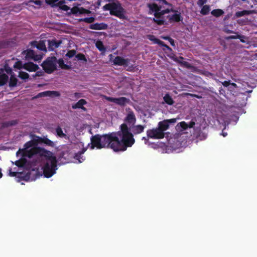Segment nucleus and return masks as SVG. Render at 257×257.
<instances>
[{
	"label": "nucleus",
	"instance_id": "obj_19",
	"mask_svg": "<svg viewBox=\"0 0 257 257\" xmlns=\"http://www.w3.org/2000/svg\"><path fill=\"white\" fill-rule=\"evenodd\" d=\"M130 102V100L129 98L121 97L118 98H116L115 104L120 105L121 106H124L126 104H128Z\"/></svg>",
	"mask_w": 257,
	"mask_h": 257
},
{
	"label": "nucleus",
	"instance_id": "obj_6",
	"mask_svg": "<svg viewBox=\"0 0 257 257\" xmlns=\"http://www.w3.org/2000/svg\"><path fill=\"white\" fill-rule=\"evenodd\" d=\"M146 134L148 139H162L165 137V133H162L158 127L148 130Z\"/></svg>",
	"mask_w": 257,
	"mask_h": 257
},
{
	"label": "nucleus",
	"instance_id": "obj_54",
	"mask_svg": "<svg viewBox=\"0 0 257 257\" xmlns=\"http://www.w3.org/2000/svg\"><path fill=\"white\" fill-rule=\"evenodd\" d=\"M21 174V173H18L17 172H12L11 170H10L9 175L11 177H16L17 174Z\"/></svg>",
	"mask_w": 257,
	"mask_h": 257
},
{
	"label": "nucleus",
	"instance_id": "obj_16",
	"mask_svg": "<svg viewBox=\"0 0 257 257\" xmlns=\"http://www.w3.org/2000/svg\"><path fill=\"white\" fill-rule=\"evenodd\" d=\"M108 25L107 24L101 23H95L91 24L89 28L92 30H106L107 29Z\"/></svg>",
	"mask_w": 257,
	"mask_h": 257
},
{
	"label": "nucleus",
	"instance_id": "obj_27",
	"mask_svg": "<svg viewBox=\"0 0 257 257\" xmlns=\"http://www.w3.org/2000/svg\"><path fill=\"white\" fill-rule=\"evenodd\" d=\"M252 13V11L243 10L242 11L236 12L235 14V16L236 18H239L245 15H248Z\"/></svg>",
	"mask_w": 257,
	"mask_h": 257
},
{
	"label": "nucleus",
	"instance_id": "obj_30",
	"mask_svg": "<svg viewBox=\"0 0 257 257\" xmlns=\"http://www.w3.org/2000/svg\"><path fill=\"white\" fill-rule=\"evenodd\" d=\"M202 7V9L200 11V14H202V15H208L210 11V6L209 5H206Z\"/></svg>",
	"mask_w": 257,
	"mask_h": 257
},
{
	"label": "nucleus",
	"instance_id": "obj_40",
	"mask_svg": "<svg viewBox=\"0 0 257 257\" xmlns=\"http://www.w3.org/2000/svg\"><path fill=\"white\" fill-rule=\"evenodd\" d=\"M153 21L159 26L164 25L165 24V21L161 18H154Z\"/></svg>",
	"mask_w": 257,
	"mask_h": 257
},
{
	"label": "nucleus",
	"instance_id": "obj_21",
	"mask_svg": "<svg viewBox=\"0 0 257 257\" xmlns=\"http://www.w3.org/2000/svg\"><path fill=\"white\" fill-rule=\"evenodd\" d=\"M87 103V101L84 99H80L75 104L72 105L73 109L80 108L83 110H86V108L83 106L84 105Z\"/></svg>",
	"mask_w": 257,
	"mask_h": 257
},
{
	"label": "nucleus",
	"instance_id": "obj_17",
	"mask_svg": "<svg viewBox=\"0 0 257 257\" xmlns=\"http://www.w3.org/2000/svg\"><path fill=\"white\" fill-rule=\"evenodd\" d=\"M60 95V93L56 91H46L41 93H39L37 96V97H44V96H59Z\"/></svg>",
	"mask_w": 257,
	"mask_h": 257
},
{
	"label": "nucleus",
	"instance_id": "obj_10",
	"mask_svg": "<svg viewBox=\"0 0 257 257\" xmlns=\"http://www.w3.org/2000/svg\"><path fill=\"white\" fill-rule=\"evenodd\" d=\"M193 136L196 139L202 141L206 139L207 134L201 130L200 126H195L194 128Z\"/></svg>",
	"mask_w": 257,
	"mask_h": 257
},
{
	"label": "nucleus",
	"instance_id": "obj_38",
	"mask_svg": "<svg viewBox=\"0 0 257 257\" xmlns=\"http://www.w3.org/2000/svg\"><path fill=\"white\" fill-rule=\"evenodd\" d=\"M58 64L59 66L62 68L64 69H70V67L68 66L67 64H65L63 60L62 59H59L58 61Z\"/></svg>",
	"mask_w": 257,
	"mask_h": 257
},
{
	"label": "nucleus",
	"instance_id": "obj_31",
	"mask_svg": "<svg viewBox=\"0 0 257 257\" xmlns=\"http://www.w3.org/2000/svg\"><path fill=\"white\" fill-rule=\"evenodd\" d=\"M8 76L5 74L0 75V86H3L6 84L8 80Z\"/></svg>",
	"mask_w": 257,
	"mask_h": 257
},
{
	"label": "nucleus",
	"instance_id": "obj_42",
	"mask_svg": "<svg viewBox=\"0 0 257 257\" xmlns=\"http://www.w3.org/2000/svg\"><path fill=\"white\" fill-rule=\"evenodd\" d=\"M26 161L25 159H21L15 162V165L19 167H23L26 164Z\"/></svg>",
	"mask_w": 257,
	"mask_h": 257
},
{
	"label": "nucleus",
	"instance_id": "obj_55",
	"mask_svg": "<svg viewBox=\"0 0 257 257\" xmlns=\"http://www.w3.org/2000/svg\"><path fill=\"white\" fill-rule=\"evenodd\" d=\"M230 80H228V81H224L223 82H222V84L223 85V86L224 87H227L228 86L230 85Z\"/></svg>",
	"mask_w": 257,
	"mask_h": 257
},
{
	"label": "nucleus",
	"instance_id": "obj_28",
	"mask_svg": "<svg viewBox=\"0 0 257 257\" xmlns=\"http://www.w3.org/2000/svg\"><path fill=\"white\" fill-rule=\"evenodd\" d=\"M224 13V11L219 9L213 10L211 12V14L216 18L221 16Z\"/></svg>",
	"mask_w": 257,
	"mask_h": 257
},
{
	"label": "nucleus",
	"instance_id": "obj_43",
	"mask_svg": "<svg viewBox=\"0 0 257 257\" xmlns=\"http://www.w3.org/2000/svg\"><path fill=\"white\" fill-rule=\"evenodd\" d=\"M181 128L182 131H185L188 128V123L184 121H181L178 124Z\"/></svg>",
	"mask_w": 257,
	"mask_h": 257
},
{
	"label": "nucleus",
	"instance_id": "obj_18",
	"mask_svg": "<svg viewBox=\"0 0 257 257\" xmlns=\"http://www.w3.org/2000/svg\"><path fill=\"white\" fill-rule=\"evenodd\" d=\"M170 12H177V11L173 9H166L162 11L161 10L158 13H154V16L156 18H163V15Z\"/></svg>",
	"mask_w": 257,
	"mask_h": 257
},
{
	"label": "nucleus",
	"instance_id": "obj_37",
	"mask_svg": "<svg viewBox=\"0 0 257 257\" xmlns=\"http://www.w3.org/2000/svg\"><path fill=\"white\" fill-rule=\"evenodd\" d=\"M96 47L100 51L105 50V48L103 45V44L101 41H97L96 43Z\"/></svg>",
	"mask_w": 257,
	"mask_h": 257
},
{
	"label": "nucleus",
	"instance_id": "obj_32",
	"mask_svg": "<svg viewBox=\"0 0 257 257\" xmlns=\"http://www.w3.org/2000/svg\"><path fill=\"white\" fill-rule=\"evenodd\" d=\"M43 144H45L48 146H50L51 147H54L55 146V144L53 142L48 139L47 137H44V139L43 140Z\"/></svg>",
	"mask_w": 257,
	"mask_h": 257
},
{
	"label": "nucleus",
	"instance_id": "obj_50",
	"mask_svg": "<svg viewBox=\"0 0 257 257\" xmlns=\"http://www.w3.org/2000/svg\"><path fill=\"white\" fill-rule=\"evenodd\" d=\"M195 122L193 119H192L188 123V128H194V127H195Z\"/></svg>",
	"mask_w": 257,
	"mask_h": 257
},
{
	"label": "nucleus",
	"instance_id": "obj_9",
	"mask_svg": "<svg viewBox=\"0 0 257 257\" xmlns=\"http://www.w3.org/2000/svg\"><path fill=\"white\" fill-rule=\"evenodd\" d=\"M126 110L127 111V113L124 119V121L126 122L125 123H127L130 125H133L135 124L136 122V117L134 111L132 110L130 108L126 109Z\"/></svg>",
	"mask_w": 257,
	"mask_h": 257
},
{
	"label": "nucleus",
	"instance_id": "obj_63",
	"mask_svg": "<svg viewBox=\"0 0 257 257\" xmlns=\"http://www.w3.org/2000/svg\"><path fill=\"white\" fill-rule=\"evenodd\" d=\"M74 95L76 97L79 98L81 96V94L80 93L76 92L74 94Z\"/></svg>",
	"mask_w": 257,
	"mask_h": 257
},
{
	"label": "nucleus",
	"instance_id": "obj_11",
	"mask_svg": "<svg viewBox=\"0 0 257 257\" xmlns=\"http://www.w3.org/2000/svg\"><path fill=\"white\" fill-rule=\"evenodd\" d=\"M113 64L116 65L127 66L130 62L129 59H124L120 56H116L113 61Z\"/></svg>",
	"mask_w": 257,
	"mask_h": 257
},
{
	"label": "nucleus",
	"instance_id": "obj_53",
	"mask_svg": "<svg viewBox=\"0 0 257 257\" xmlns=\"http://www.w3.org/2000/svg\"><path fill=\"white\" fill-rule=\"evenodd\" d=\"M30 2L33 3V4H34L36 5H37V6H41L42 4V2L41 1H40V0H36V1L33 0V1H31Z\"/></svg>",
	"mask_w": 257,
	"mask_h": 257
},
{
	"label": "nucleus",
	"instance_id": "obj_20",
	"mask_svg": "<svg viewBox=\"0 0 257 257\" xmlns=\"http://www.w3.org/2000/svg\"><path fill=\"white\" fill-rule=\"evenodd\" d=\"M147 7L150 12H154L155 13H158L162 9V6L160 4L158 5L156 3L148 4Z\"/></svg>",
	"mask_w": 257,
	"mask_h": 257
},
{
	"label": "nucleus",
	"instance_id": "obj_62",
	"mask_svg": "<svg viewBox=\"0 0 257 257\" xmlns=\"http://www.w3.org/2000/svg\"><path fill=\"white\" fill-rule=\"evenodd\" d=\"M169 42H170V43L172 46H173V47L175 46V41L172 38H171L170 40L169 41Z\"/></svg>",
	"mask_w": 257,
	"mask_h": 257
},
{
	"label": "nucleus",
	"instance_id": "obj_22",
	"mask_svg": "<svg viewBox=\"0 0 257 257\" xmlns=\"http://www.w3.org/2000/svg\"><path fill=\"white\" fill-rule=\"evenodd\" d=\"M86 151V148H83L82 150L76 153L74 155V159L78 161L79 163H82L84 160L85 158L82 156V154Z\"/></svg>",
	"mask_w": 257,
	"mask_h": 257
},
{
	"label": "nucleus",
	"instance_id": "obj_41",
	"mask_svg": "<svg viewBox=\"0 0 257 257\" xmlns=\"http://www.w3.org/2000/svg\"><path fill=\"white\" fill-rule=\"evenodd\" d=\"M24 64L21 61H17L14 65V67L18 69L24 68Z\"/></svg>",
	"mask_w": 257,
	"mask_h": 257
},
{
	"label": "nucleus",
	"instance_id": "obj_8",
	"mask_svg": "<svg viewBox=\"0 0 257 257\" xmlns=\"http://www.w3.org/2000/svg\"><path fill=\"white\" fill-rule=\"evenodd\" d=\"M22 53L25 55L27 59H32L37 61L42 59V56L40 55L36 54L35 51L31 49L25 50Z\"/></svg>",
	"mask_w": 257,
	"mask_h": 257
},
{
	"label": "nucleus",
	"instance_id": "obj_52",
	"mask_svg": "<svg viewBox=\"0 0 257 257\" xmlns=\"http://www.w3.org/2000/svg\"><path fill=\"white\" fill-rule=\"evenodd\" d=\"M105 99L108 101L112 102L114 103H115L116 98L106 96Z\"/></svg>",
	"mask_w": 257,
	"mask_h": 257
},
{
	"label": "nucleus",
	"instance_id": "obj_57",
	"mask_svg": "<svg viewBox=\"0 0 257 257\" xmlns=\"http://www.w3.org/2000/svg\"><path fill=\"white\" fill-rule=\"evenodd\" d=\"M61 7H61V9L64 11H67L68 10H69L70 9V8L65 5H64V6H62Z\"/></svg>",
	"mask_w": 257,
	"mask_h": 257
},
{
	"label": "nucleus",
	"instance_id": "obj_56",
	"mask_svg": "<svg viewBox=\"0 0 257 257\" xmlns=\"http://www.w3.org/2000/svg\"><path fill=\"white\" fill-rule=\"evenodd\" d=\"M166 121H167V122L169 124V123H174L176 122V118H171L169 119H166Z\"/></svg>",
	"mask_w": 257,
	"mask_h": 257
},
{
	"label": "nucleus",
	"instance_id": "obj_25",
	"mask_svg": "<svg viewBox=\"0 0 257 257\" xmlns=\"http://www.w3.org/2000/svg\"><path fill=\"white\" fill-rule=\"evenodd\" d=\"M163 100L166 104L169 105H172L174 103V101L169 93H166L165 95L163 97Z\"/></svg>",
	"mask_w": 257,
	"mask_h": 257
},
{
	"label": "nucleus",
	"instance_id": "obj_24",
	"mask_svg": "<svg viewBox=\"0 0 257 257\" xmlns=\"http://www.w3.org/2000/svg\"><path fill=\"white\" fill-rule=\"evenodd\" d=\"M31 46L34 47H36L40 50H45L46 46L45 43L42 41H40L38 43L37 41H32L31 42Z\"/></svg>",
	"mask_w": 257,
	"mask_h": 257
},
{
	"label": "nucleus",
	"instance_id": "obj_29",
	"mask_svg": "<svg viewBox=\"0 0 257 257\" xmlns=\"http://www.w3.org/2000/svg\"><path fill=\"white\" fill-rule=\"evenodd\" d=\"M18 123L17 120H12L11 121H5L3 123L2 126L3 127H8L16 125Z\"/></svg>",
	"mask_w": 257,
	"mask_h": 257
},
{
	"label": "nucleus",
	"instance_id": "obj_61",
	"mask_svg": "<svg viewBox=\"0 0 257 257\" xmlns=\"http://www.w3.org/2000/svg\"><path fill=\"white\" fill-rule=\"evenodd\" d=\"M161 38L165 40L169 41L171 38L168 36H162Z\"/></svg>",
	"mask_w": 257,
	"mask_h": 257
},
{
	"label": "nucleus",
	"instance_id": "obj_12",
	"mask_svg": "<svg viewBox=\"0 0 257 257\" xmlns=\"http://www.w3.org/2000/svg\"><path fill=\"white\" fill-rule=\"evenodd\" d=\"M175 14L172 15L168 16L167 18L170 23L179 22L183 20L181 13L177 11V12H174Z\"/></svg>",
	"mask_w": 257,
	"mask_h": 257
},
{
	"label": "nucleus",
	"instance_id": "obj_44",
	"mask_svg": "<svg viewBox=\"0 0 257 257\" xmlns=\"http://www.w3.org/2000/svg\"><path fill=\"white\" fill-rule=\"evenodd\" d=\"M76 53V51L75 50H69L67 54H66V56L69 58H72L73 56L75 55Z\"/></svg>",
	"mask_w": 257,
	"mask_h": 257
},
{
	"label": "nucleus",
	"instance_id": "obj_45",
	"mask_svg": "<svg viewBox=\"0 0 257 257\" xmlns=\"http://www.w3.org/2000/svg\"><path fill=\"white\" fill-rule=\"evenodd\" d=\"M76 57L77 58L78 60H83L85 62L87 61V59L85 55L82 53H78L76 55Z\"/></svg>",
	"mask_w": 257,
	"mask_h": 257
},
{
	"label": "nucleus",
	"instance_id": "obj_39",
	"mask_svg": "<svg viewBox=\"0 0 257 257\" xmlns=\"http://www.w3.org/2000/svg\"><path fill=\"white\" fill-rule=\"evenodd\" d=\"M94 21H95V18L93 17L81 19L79 20V21H80V22H84L85 23H89V24L92 23Z\"/></svg>",
	"mask_w": 257,
	"mask_h": 257
},
{
	"label": "nucleus",
	"instance_id": "obj_5",
	"mask_svg": "<svg viewBox=\"0 0 257 257\" xmlns=\"http://www.w3.org/2000/svg\"><path fill=\"white\" fill-rule=\"evenodd\" d=\"M56 60L55 56L49 57L42 63L41 66L45 72L51 74L56 69Z\"/></svg>",
	"mask_w": 257,
	"mask_h": 257
},
{
	"label": "nucleus",
	"instance_id": "obj_48",
	"mask_svg": "<svg viewBox=\"0 0 257 257\" xmlns=\"http://www.w3.org/2000/svg\"><path fill=\"white\" fill-rule=\"evenodd\" d=\"M207 2V0H198L197 2V5L199 7H202L203 6H204V4H205Z\"/></svg>",
	"mask_w": 257,
	"mask_h": 257
},
{
	"label": "nucleus",
	"instance_id": "obj_26",
	"mask_svg": "<svg viewBox=\"0 0 257 257\" xmlns=\"http://www.w3.org/2000/svg\"><path fill=\"white\" fill-rule=\"evenodd\" d=\"M18 82V79L15 77L14 74H11L10 81H9V86L10 87H14L17 86Z\"/></svg>",
	"mask_w": 257,
	"mask_h": 257
},
{
	"label": "nucleus",
	"instance_id": "obj_7",
	"mask_svg": "<svg viewBox=\"0 0 257 257\" xmlns=\"http://www.w3.org/2000/svg\"><path fill=\"white\" fill-rule=\"evenodd\" d=\"M147 37L150 41L153 42L154 44H157L159 46L163 47L164 48L163 49L164 50H167L170 52L172 51V49L169 46L165 44L163 41H162L159 39L157 38L154 35H148Z\"/></svg>",
	"mask_w": 257,
	"mask_h": 257
},
{
	"label": "nucleus",
	"instance_id": "obj_58",
	"mask_svg": "<svg viewBox=\"0 0 257 257\" xmlns=\"http://www.w3.org/2000/svg\"><path fill=\"white\" fill-rule=\"evenodd\" d=\"M59 0H46V2L49 4H54Z\"/></svg>",
	"mask_w": 257,
	"mask_h": 257
},
{
	"label": "nucleus",
	"instance_id": "obj_14",
	"mask_svg": "<svg viewBox=\"0 0 257 257\" xmlns=\"http://www.w3.org/2000/svg\"><path fill=\"white\" fill-rule=\"evenodd\" d=\"M48 49L49 50L53 51L55 49L58 48L62 43L61 40H56L53 39L52 40H48Z\"/></svg>",
	"mask_w": 257,
	"mask_h": 257
},
{
	"label": "nucleus",
	"instance_id": "obj_13",
	"mask_svg": "<svg viewBox=\"0 0 257 257\" xmlns=\"http://www.w3.org/2000/svg\"><path fill=\"white\" fill-rule=\"evenodd\" d=\"M173 60L176 62L180 64L181 65L187 68H190L191 67V66L190 64H189L188 62L184 61V58L182 56H173L172 57Z\"/></svg>",
	"mask_w": 257,
	"mask_h": 257
},
{
	"label": "nucleus",
	"instance_id": "obj_36",
	"mask_svg": "<svg viewBox=\"0 0 257 257\" xmlns=\"http://www.w3.org/2000/svg\"><path fill=\"white\" fill-rule=\"evenodd\" d=\"M19 77L21 79L25 80L29 78V75L27 72L24 71H20L19 74Z\"/></svg>",
	"mask_w": 257,
	"mask_h": 257
},
{
	"label": "nucleus",
	"instance_id": "obj_35",
	"mask_svg": "<svg viewBox=\"0 0 257 257\" xmlns=\"http://www.w3.org/2000/svg\"><path fill=\"white\" fill-rule=\"evenodd\" d=\"M56 132L58 136L61 138H65L66 135L63 132L62 129L60 127L58 126L56 129Z\"/></svg>",
	"mask_w": 257,
	"mask_h": 257
},
{
	"label": "nucleus",
	"instance_id": "obj_59",
	"mask_svg": "<svg viewBox=\"0 0 257 257\" xmlns=\"http://www.w3.org/2000/svg\"><path fill=\"white\" fill-rule=\"evenodd\" d=\"M230 85L231 86L230 87H229V89L230 90H231V89H232L231 87H233V88H236L237 87V84L233 82H232V83L230 82Z\"/></svg>",
	"mask_w": 257,
	"mask_h": 257
},
{
	"label": "nucleus",
	"instance_id": "obj_34",
	"mask_svg": "<svg viewBox=\"0 0 257 257\" xmlns=\"http://www.w3.org/2000/svg\"><path fill=\"white\" fill-rule=\"evenodd\" d=\"M43 139L44 137L42 138L38 136H35L33 139L34 143H35V145L36 146L39 144H43Z\"/></svg>",
	"mask_w": 257,
	"mask_h": 257
},
{
	"label": "nucleus",
	"instance_id": "obj_2",
	"mask_svg": "<svg viewBox=\"0 0 257 257\" xmlns=\"http://www.w3.org/2000/svg\"><path fill=\"white\" fill-rule=\"evenodd\" d=\"M47 159L46 163L42 167L44 176L47 178H50L56 173L57 170V160L56 157L51 152L50 155L45 156Z\"/></svg>",
	"mask_w": 257,
	"mask_h": 257
},
{
	"label": "nucleus",
	"instance_id": "obj_46",
	"mask_svg": "<svg viewBox=\"0 0 257 257\" xmlns=\"http://www.w3.org/2000/svg\"><path fill=\"white\" fill-rule=\"evenodd\" d=\"M90 11L88 10H86L83 8H80V11L79 12V14H88L90 13Z\"/></svg>",
	"mask_w": 257,
	"mask_h": 257
},
{
	"label": "nucleus",
	"instance_id": "obj_51",
	"mask_svg": "<svg viewBox=\"0 0 257 257\" xmlns=\"http://www.w3.org/2000/svg\"><path fill=\"white\" fill-rule=\"evenodd\" d=\"M44 75V72L42 70L40 71H37L36 73L34 75H33V77H36V76H42Z\"/></svg>",
	"mask_w": 257,
	"mask_h": 257
},
{
	"label": "nucleus",
	"instance_id": "obj_47",
	"mask_svg": "<svg viewBox=\"0 0 257 257\" xmlns=\"http://www.w3.org/2000/svg\"><path fill=\"white\" fill-rule=\"evenodd\" d=\"M5 69L6 72L8 74H12V73H13L12 69L11 68H10L9 67H8V65L7 64H6L5 65Z\"/></svg>",
	"mask_w": 257,
	"mask_h": 257
},
{
	"label": "nucleus",
	"instance_id": "obj_1",
	"mask_svg": "<svg viewBox=\"0 0 257 257\" xmlns=\"http://www.w3.org/2000/svg\"><path fill=\"white\" fill-rule=\"evenodd\" d=\"M144 129V125L134 124L129 128L126 123H123L120 125V130L116 132L92 136L90 148L92 150L95 148H107L114 152L124 151L135 144L134 135L142 133Z\"/></svg>",
	"mask_w": 257,
	"mask_h": 257
},
{
	"label": "nucleus",
	"instance_id": "obj_15",
	"mask_svg": "<svg viewBox=\"0 0 257 257\" xmlns=\"http://www.w3.org/2000/svg\"><path fill=\"white\" fill-rule=\"evenodd\" d=\"M39 68L38 65L33 62H28L24 63V69L29 72H35Z\"/></svg>",
	"mask_w": 257,
	"mask_h": 257
},
{
	"label": "nucleus",
	"instance_id": "obj_49",
	"mask_svg": "<svg viewBox=\"0 0 257 257\" xmlns=\"http://www.w3.org/2000/svg\"><path fill=\"white\" fill-rule=\"evenodd\" d=\"M79 11L80 8L78 7H74L71 9V12L73 14L79 13Z\"/></svg>",
	"mask_w": 257,
	"mask_h": 257
},
{
	"label": "nucleus",
	"instance_id": "obj_23",
	"mask_svg": "<svg viewBox=\"0 0 257 257\" xmlns=\"http://www.w3.org/2000/svg\"><path fill=\"white\" fill-rule=\"evenodd\" d=\"M169 126V125L166 120L160 121L158 125V128L162 133H164L165 131L168 129Z\"/></svg>",
	"mask_w": 257,
	"mask_h": 257
},
{
	"label": "nucleus",
	"instance_id": "obj_3",
	"mask_svg": "<svg viewBox=\"0 0 257 257\" xmlns=\"http://www.w3.org/2000/svg\"><path fill=\"white\" fill-rule=\"evenodd\" d=\"M104 11H109L110 14L112 16H115L120 19H125V11L121 7L119 3H112L105 5L103 7Z\"/></svg>",
	"mask_w": 257,
	"mask_h": 257
},
{
	"label": "nucleus",
	"instance_id": "obj_33",
	"mask_svg": "<svg viewBox=\"0 0 257 257\" xmlns=\"http://www.w3.org/2000/svg\"><path fill=\"white\" fill-rule=\"evenodd\" d=\"M33 147H36L35 145V143H34L33 140H31L30 141L27 142L25 145H24V148L23 149L28 150V149Z\"/></svg>",
	"mask_w": 257,
	"mask_h": 257
},
{
	"label": "nucleus",
	"instance_id": "obj_60",
	"mask_svg": "<svg viewBox=\"0 0 257 257\" xmlns=\"http://www.w3.org/2000/svg\"><path fill=\"white\" fill-rule=\"evenodd\" d=\"M64 2L63 1H60L57 4V6L61 9L62 6H64Z\"/></svg>",
	"mask_w": 257,
	"mask_h": 257
},
{
	"label": "nucleus",
	"instance_id": "obj_4",
	"mask_svg": "<svg viewBox=\"0 0 257 257\" xmlns=\"http://www.w3.org/2000/svg\"><path fill=\"white\" fill-rule=\"evenodd\" d=\"M50 154L51 151L41 147H33L30 150L19 149L17 152L18 156L21 154L23 157H28L29 158H32L35 155H39L40 156L44 157Z\"/></svg>",
	"mask_w": 257,
	"mask_h": 257
},
{
	"label": "nucleus",
	"instance_id": "obj_64",
	"mask_svg": "<svg viewBox=\"0 0 257 257\" xmlns=\"http://www.w3.org/2000/svg\"><path fill=\"white\" fill-rule=\"evenodd\" d=\"M207 76H212L213 75V74L210 72H207Z\"/></svg>",
	"mask_w": 257,
	"mask_h": 257
}]
</instances>
